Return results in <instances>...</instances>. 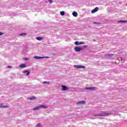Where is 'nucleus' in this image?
I'll use <instances>...</instances> for the list:
<instances>
[{
    "instance_id": "f257e3e1",
    "label": "nucleus",
    "mask_w": 127,
    "mask_h": 127,
    "mask_svg": "<svg viewBox=\"0 0 127 127\" xmlns=\"http://www.w3.org/2000/svg\"><path fill=\"white\" fill-rule=\"evenodd\" d=\"M109 115H110V113L108 112H102L99 114L93 115V117H93L92 119H96L98 117H106V116H109Z\"/></svg>"
},
{
    "instance_id": "f03ea898",
    "label": "nucleus",
    "mask_w": 127,
    "mask_h": 127,
    "mask_svg": "<svg viewBox=\"0 0 127 127\" xmlns=\"http://www.w3.org/2000/svg\"><path fill=\"white\" fill-rule=\"evenodd\" d=\"M48 109V107L45 105H40L37 106L33 109V111H37V110H40V109Z\"/></svg>"
},
{
    "instance_id": "7ed1b4c3",
    "label": "nucleus",
    "mask_w": 127,
    "mask_h": 127,
    "mask_svg": "<svg viewBox=\"0 0 127 127\" xmlns=\"http://www.w3.org/2000/svg\"><path fill=\"white\" fill-rule=\"evenodd\" d=\"M73 67L74 68H77V69H85V68H86L85 66L80 65H74Z\"/></svg>"
},
{
    "instance_id": "20e7f679",
    "label": "nucleus",
    "mask_w": 127,
    "mask_h": 127,
    "mask_svg": "<svg viewBox=\"0 0 127 127\" xmlns=\"http://www.w3.org/2000/svg\"><path fill=\"white\" fill-rule=\"evenodd\" d=\"M83 47H74V50L75 52H80L81 50H82Z\"/></svg>"
},
{
    "instance_id": "39448f33",
    "label": "nucleus",
    "mask_w": 127,
    "mask_h": 127,
    "mask_svg": "<svg viewBox=\"0 0 127 127\" xmlns=\"http://www.w3.org/2000/svg\"><path fill=\"white\" fill-rule=\"evenodd\" d=\"M34 59H44V58L49 59V57H38L35 56L34 57Z\"/></svg>"
},
{
    "instance_id": "423d86ee",
    "label": "nucleus",
    "mask_w": 127,
    "mask_h": 127,
    "mask_svg": "<svg viewBox=\"0 0 127 127\" xmlns=\"http://www.w3.org/2000/svg\"><path fill=\"white\" fill-rule=\"evenodd\" d=\"M96 89L95 87H86L85 90H90V91H93Z\"/></svg>"
},
{
    "instance_id": "0eeeda50",
    "label": "nucleus",
    "mask_w": 127,
    "mask_h": 127,
    "mask_svg": "<svg viewBox=\"0 0 127 127\" xmlns=\"http://www.w3.org/2000/svg\"><path fill=\"white\" fill-rule=\"evenodd\" d=\"M74 44H75V45H81V44H85V43L82 42H78V41H76L74 43Z\"/></svg>"
},
{
    "instance_id": "6e6552de",
    "label": "nucleus",
    "mask_w": 127,
    "mask_h": 127,
    "mask_svg": "<svg viewBox=\"0 0 127 127\" xmlns=\"http://www.w3.org/2000/svg\"><path fill=\"white\" fill-rule=\"evenodd\" d=\"M2 108V109H5L8 108V106L3 105V103L0 104V108Z\"/></svg>"
},
{
    "instance_id": "1a4fd4ad",
    "label": "nucleus",
    "mask_w": 127,
    "mask_h": 127,
    "mask_svg": "<svg viewBox=\"0 0 127 127\" xmlns=\"http://www.w3.org/2000/svg\"><path fill=\"white\" fill-rule=\"evenodd\" d=\"M97 10H99V7H96L91 11V12L92 13H95V12H97Z\"/></svg>"
},
{
    "instance_id": "9d476101",
    "label": "nucleus",
    "mask_w": 127,
    "mask_h": 127,
    "mask_svg": "<svg viewBox=\"0 0 127 127\" xmlns=\"http://www.w3.org/2000/svg\"><path fill=\"white\" fill-rule=\"evenodd\" d=\"M76 104L77 105H84L86 104V101H79Z\"/></svg>"
},
{
    "instance_id": "9b49d317",
    "label": "nucleus",
    "mask_w": 127,
    "mask_h": 127,
    "mask_svg": "<svg viewBox=\"0 0 127 127\" xmlns=\"http://www.w3.org/2000/svg\"><path fill=\"white\" fill-rule=\"evenodd\" d=\"M67 89H68V88L67 87V86H65L64 85L62 86V90L63 91H66V90H67Z\"/></svg>"
},
{
    "instance_id": "f8f14e48",
    "label": "nucleus",
    "mask_w": 127,
    "mask_h": 127,
    "mask_svg": "<svg viewBox=\"0 0 127 127\" xmlns=\"http://www.w3.org/2000/svg\"><path fill=\"white\" fill-rule=\"evenodd\" d=\"M72 15L74 16V17H77V16H78V13L76 11H74L72 12Z\"/></svg>"
},
{
    "instance_id": "ddd939ff",
    "label": "nucleus",
    "mask_w": 127,
    "mask_h": 127,
    "mask_svg": "<svg viewBox=\"0 0 127 127\" xmlns=\"http://www.w3.org/2000/svg\"><path fill=\"white\" fill-rule=\"evenodd\" d=\"M19 67L23 69V68H25L26 67V65L25 64H22L20 65Z\"/></svg>"
},
{
    "instance_id": "4468645a",
    "label": "nucleus",
    "mask_w": 127,
    "mask_h": 127,
    "mask_svg": "<svg viewBox=\"0 0 127 127\" xmlns=\"http://www.w3.org/2000/svg\"><path fill=\"white\" fill-rule=\"evenodd\" d=\"M23 73L26 74L27 76H28V75L30 74V72L27 70H25L24 71H23Z\"/></svg>"
},
{
    "instance_id": "2eb2a0df",
    "label": "nucleus",
    "mask_w": 127,
    "mask_h": 127,
    "mask_svg": "<svg viewBox=\"0 0 127 127\" xmlns=\"http://www.w3.org/2000/svg\"><path fill=\"white\" fill-rule=\"evenodd\" d=\"M36 99H37V98H36L34 96H32V97L29 98L28 99V100H36Z\"/></svg>"
},
{
    "instance_id": "dca6fc26",
    "label": "nucleus",
    "mask_w": 127,
    "mask_h": 127,
    "mask_svg": "<svg viewBox=\"0 0 127 127\" xmlns=\"http://www.w3.org/2000/svg\"><path fill=\"white\" fill-rule=\"evenodd\" d=\"M43 39V38H42L41 37H37L36 38V40H39V41L42 40Z\"/></svg>"
},
{
    "instance_id": "f3484780",
    "label": "nucleus",
    "mask_w": 127,
    "mask_h": 127,
    "mask_svg": "<svg viewBox=\"0 0 127 127\" xmlns=\"http://www.w3.org/2000/svg\"><path fill=\"white\" fill-rule=\"evenodd\" d=\"M112 56H113V55H112V54L106 55V57H107V58H108V59L111 58V57H112Z\"/></svg>"
},
{
    "instance_id": "a211bd4d",
    "label": "nucleus",
    "mask_w": 127,
    "mask_h": 127,
    "mask_svg": "<svg viewBox=\"0 0 127 127\" xmlns=\"http://www.w3.org/2000/svg\"><path fill=\"white\" fill-rule=\"evenodd\" d=\"M61 15H65V12L64 11H62L60 12Z\"/></svg>"
},
{
    "instance_id": "6ab92c4d",
    "label": "nucleus",
    "mask_w": 127,
    "mask_h": 127,
    "mask_svg": "<svg viewBox=\"0 0 127 127\" xmlns=\"http://www.w3.org/2000/svg\"><path fill=\"white\" fill-rule=\"evenodd\" d=\"M25 35H26V33H22L20 34V36H25Z\"/></svg>"
},
{
    "instance_id": "aec40b11",
    "label": "nucleus",
    "mask_w": 127,
    "mask_h": 127,
    "mask_svg": "<svg viewBox=\"0 0 127 127\" xmlns=\"http://www.w3.org/2000/svg\"><path fill=\"white\" fill-rule=\"evenodd\" d=\"M43 84H50V82H49V81H44V82H43Z\"/></svg>"
},
{
    "instance_id": "412c9836",
    "label": "nucleus",
    "mask_w": 127,
    "mask_h": 127,
    "mask_svg": "<svg viewBox=\"0 0 127 127\" xmlns=\"http://www.w3.org/2000/svg\"><path fill=\"white\" fill-rule=\"evenodd\" d=\"M36 127H41V124L39 123L36 125Z\"/></svg>"
},
{
    "instance_id": "4be33fe9",
    "label": "nucleus",
    "mask_w": 127,
    "mask_h": 127,
    "mask_svg": "<svg viewBox=\"0 0 127 127\" xmlns=\"http://www.w3.org/2000/svg\"><path fill=\"white\" fill-rule=\"evenodd\" d=\"M49 2H50V3H52V2H53V1H52V0H49Z\"/></svg>"
},
{
    "instance_id": "5701e85b",
    "label": "nucleus",
    "mask_w": 127,
    "mask_h": 127,
    "mask_svg": "<svg viewBox=\"0 0 127 127\" xmlns=\"http://www.w3.org/2000/svg\"><path fill=\"white\" fill-rule=\"evenodd\" d=\"M7 68H11V66L8 65L7 66Z\"/></svg>"
},
{
    "instance_id": "b1692460",
    "label": "nucleus",
    "mask_w": 127,
    "mask_h": 127,
    "mask_svg": "<svg viewBox=\"0 0 127 127\" xmlns=\"http://www.w3.org/2000/svg\"><path fill=\"white\" fill-rule=\"evenodd\" d=\"M2 34H3V33L2 32H0V36L2 35Z\"/></svg>"
},
{
    "instance_id": "393cba45",
    "label": "nucleus",
    "mask_w": 127,
    "mask_h": 127,
    "mask_svg": "<svg viewBox=\"0 0 127 127\" xmlns=\"http://www.w3.org/2000/svg\"><path fill=\"white\" fill-rule=\"evenodd\" d=\"M84 48H86V47H88V46H87V45H84Z\"/></svg>"
},
{
    "instance_id": "a878e982",
    "label": "nucleus",
    "mask_w": 127,
    "mask_h": 127,
    "mask_svg": "<svg viewBox=\"0 0 127 127\" xmlns=\"http://www.w3.org/2000/svg\"><path fill=\"white\" fill-rule=\"evenodd\" d=\"M95 23L97 24V22H95Z\"/></svg>"
}]
</instances>
